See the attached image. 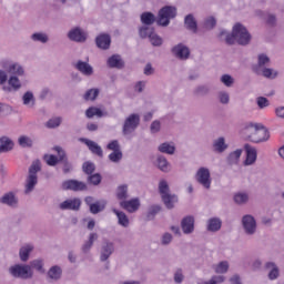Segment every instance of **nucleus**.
<instances>
[{
  "instance_id": "f257e3e1",
  "label": "nucleus",
  "mask_w": 284,
  "mask_h": 284,
  "mask_svg": "<svg viewBox=\"0 0 284 284\" xmlns=\"http://www.w3.org/2000/svg\"><path fill=\"white\" fill-rule=\"evenodd\" d=\"M243 135H245V139L253 142V143H261L265 142L270 138V132L268 130L262 125V124H253L250 123L247 124L243 130H242Z\"/></svg>"
},
{
  "instance_id": "f03ea898",
  "label": "nucleus",
  "mask_w": 284,
  "mask_h": 284,
  "mask_svg": "<svg viewBox=\"0 0 284 284\" xmlns=\"http://www.w3.org/2000/svg\"><path fill=\"white\" fill-rule=\"evenodd\" d=\"M250 41L251 34L241 23H236L233 27L232 33H229L225 39V42L229 45H233L235 42H237L240 45H247Z\"/></svg>"
},
{
  "instance_id": "7ed1b4c3",
  "label": "nucleus",
  "mask_w": 284,
  "mask_h": 284,
  "mask_svg": "<svg viewBox=\"0 0 284 284\" xmlns=\"http://www.w3.org/2000/svg\"><path fill=\"white\" fill-rule=\"evenodd\" d=\"M41 171V162L39 160L33 161L31 166L29 168V176L27 179L26 193L32 192L34 186L37 185V173Z\"/></svg>"
},
{
  "instance_id": "20e7f679",
  "label": "nucleus",
  "mask_w": 284,
  "mask_h": 284,
  "mask_svg": "<svg viewBox=\"0 0 284 284\" xmlns=\"http://www.w3.org/2000/svg\"><path fill=\"white\" fill-rule=\"evenodd\" d=\"M176 16V8L171 6H165L159 11L158 24L162 27H168L171 19Z\"/></svg>"
},
{
  "instance_id": "39448f33",
  "label": "nucleus",
  "mask_w": 284,
  "mask_h": 284,
  "mask_svg": "<svg viewBox=\"0 0 284 284\" xmlns=\"http://www.w3.org/2000/svg\"><path fill=\"white\" fill-rule=\"evenodd\" d=\"M159 191L162 196V201L164 202L165 206L171 210L173 209V203L178 201L175 195H170L169 193V184L165 180H161L159 183Z\"/></svg>"
},
{
  "instance_id": "423d86ee",
  "label": "nucleus",
  "mask_w": 284,
  "mask_h": 284,
  "mask_svg": "<svg viewBox=\"0 0 284 284\" xmlns=\"http://www.w3.org/2000/svg\"><path fill=\"white\" fill-rule=\"evenodd\" d=\"M139 34L142 39L149 38L153 47L162 45V39L154 32V28L141 27L139 30Z\"/></svg>"
},
{
  "instance_id": "0eeeda50",
  "label": "nucleus",
  "mask_w": 284,
  "mask_h": 284,
  "mask_svg": "<svg viewBox=\"0 0 284 284\" xmlns=\"http://www.w3.org/2000/svg\"><path fill=\"white\" fill-rule=\"evenodd\" d=\"M10 274L13 277L28 280L32 277V266H21V264H16L14 266L10 267Z\"/></svg>"
},
{
  "instance_id": "6e6552de",
  "label": "nucleus",
  "mask_w": 284,
  "mask_h": 284,
  "mask_svg": "<svg viewBox=\"0 0 284 284\" xmlns=\"http://www.w3.org/2000/svg\"><path fill=\"white\" fill-rule=\"evenodd\" d=\"M62 190L72 192H83L88 190V184L83 181L70 179L62 182Z\"/></svg>"
},
{
  "instance_id": "1a4fd4ad",
  "label": "nucleus",
  "mask_w": 284,
  "mask_h": 284,
  "mask_svg": "<svg viewBox=\"0 0 284 284\" xmlns=\"http://www.w3.org/2000/svg\"><path fill=\"white\" fill-rule=\"evenodd\" d=\"M54 151L58 152V156L54 154H44L43 160L49 166H55L59 161L65 160V151L61 146H54Z\"/></svg>"
},
{
  "instance_id": "9d476101",
  "label": "nucleus",
  "mask_w": 284,
  "mask_h": 284,
  "mask_svg": "<svg viewBox=\"0 0 284 284\" xmlns=\"http://www.w3.org/2000/svg\"><path fill=\"white\" fill-rule=\"evenodd\" d=\"M140 122V116L136 113H132L129 115V118L125 119L124 125H123V132L124 134H129L133 132Z\"/></svg>"
},
{
  "instance_id": "9b49d317",
  "label": "nucleus",
  "mask_w": 284,
  "mask_h": 284,
  "mask_svg": "<svg viewBox=\"0 0 284 284\" xmlns=\"http://www.w3.org/2000/svg\"><path fill=\"white\" fill-rule=\"evenodd\" d=\"M197 182L203 185L205 189H210L211 180H210V171L206 168H200L196 173Z\"/></svg>"
},
{
  "instance_id": "f8f14e48",
  "label": "nucleus",
  "mask_w": 284,
  "mask_h": 284,
  "mask_svg": "<svg viewBox=\"0 0 284 284\" xmlns=\"http://www.w3.org/2000/svg\"><path fill=\"white\" fill-rule=\"evenodd\" d=\"M60 209L63 211H79L81 209V200H79V197H73V200H64V202H61Z\"/></svg>"
},
{
  "instance_id": "ddd939ff",
  "label": "nucleus",
  "mask_w": 284,
  "mask_h": 284,
  "mask_svg": "<svg viewBox=\"0 0 284 284\" xmlns=\"http://www.w3.org/2000/svg\"><path fill=\"white\" fill-rule=\"evenodd\" d=\"M68 37L71 41L75 42H85V40L88 39V34L83 30H81V28L72 29L71 31H69Z\"/></svg>"
},
{
  "instance_id": "4468645a",
  "label": "nucleus",
  "mask_w": 284,
  "mask_h": 284,
  "mask_svg": "<svg viewBox=\"0 0 284 284\" xmlns=\"http://www.w3.org/2000/svg\"><path fill=\"white\" fill-rule=\"evenodd\" d=\"M95 43L99 49L108 50L112 43V39L108 33H101L95 38Z\"/></svg>"
},
{
  "instance_id": "2eb2a0df",
  "label": "nucleus",
  "mask_w": 284,
  "mask_h": 284,
  "mask_svg": "<svg viewBox=\"0 0 284 284\" xmlns=\"http://www.w3.org/2000/svg\"><path fill=\"white\" fill-rule=\"evenodd\" d=\"M172 52L174 55L181 60H186L190 55V50L187 47L179 43L178 45L173 47Z\"/></svg>"
},
{
  "instance_id": "dca6fc26",
  "label": "nucleus",
  "mask_w": 284,
  "mask_h": 284,
  "mask_svg": "<svg viewBox=\"0 0 284 284\" xmlns=\"http://www.w3.org/2000/svg\"><path fill=\"white\" fill-rule=\"evenodd\" d=\"M243 226L245 229V232L247 234H253L256 230V222L252 215H244L243 220Z\"/></svg>"
},
{
  "instance_id": "f3484780",
  "label": "nucleus",
  "mask_w": 284,
  "mask_h": 284,
  "mask_svg": "<svg viewBox=\"0 0 284 284\" xmlns=\"http://www.w3.org/2000/svg\"><path fill=\"white\" fill-rule=\"evenodd\" d=\"M82 142L85 143L91 153L98 155L99 158H103V149L101 145L97 144V142L88 139H82Z\"/></svg>"
},
{
  "instance_id": "a211bd4d",
  "label": "nucleus",
  "mask_w": 284,
  "mask_h": 284,
  "mask_svg": "<svg viewBox=\"0 0 284 284\" xmlns=\"http://www.w3.org/2000/svg\"><path fill=\"white\" fill-rule=\"evenodd\" d=\"M121 207H123L125 211L133 213L136 212L140 207V202L138 197H134L133 200L120 202Z\"/></svg>"
},
{
  "instance_id": "6ab92c4d",
  "label": "nucleus",
  "mask_w": 284,
  "mask_h": 284,
  "mask_svg": "<svg viewBox=\"0 0 284 284\" xmlns=\"http://www.w3.org/2000/svg\"><path fill=\"white\" fill-rule=\"evenodd\" d=\"M182 230L184 234H190L194 231V217L192 215H187L186 217H183L181 222Z\"/></svg>"
},
{
  "instance_id": "aec40b11",
  "label": "nucleus",
  "mask_w": 284,
  "mask_h": 284,
  "mask_svg": "<svg viewBox=\"0 0 284 284\" xmlns=\"http://www.w3.org/2000/svg\"><path fill=\"white\" fill-rule=\"evenodd\" d=\"M245 150H246L245 165H252L256 161L257 152L255 148L251 146L250 144H245Z\"/></svg>"
},
{
  "instance_id": "412c9836",
  "label": "nucleus",
  "mask_w": 284,
  "mask_h": 284,
  "mask_svg": "<svg viewBox=\"0 0 284 284\" xmlns=\"http://www.w3.org/2000/svg\"><path fill=\"white\" fill-rule=\"evenodd\" d=\"M108 67L122 69L124 67V62L122 61L119 54H113L108 59Z\"/></svg>"
},
{
  "instance_id": "4be33fe9",
  "label": "nucleus",
  "mask_w": 284,
  "mask_h": 284,
  "mask_svg": "<svg viewBox=\"0 0 284 284\" xmlns=\"http://www.w3.org/2000/svg\"><path fill=\"white\" fill-rule=\"evenodd\" d=\"M114 252V244L112 242H106L104 246H102L101 261L105 262L110 258V255Z\"/></svg>"
},
{
  "instance_id": "5701e85b",
  "label": "nucleus",
  "mask_w": 284,
  "mask_h": 284,
  "mask_svg": "<svg viewBox=\"0 0 284 284\" xmlns=\"http://www.w3.org/2000/svg\"><path fill=\"white\" fill-rule=\"evenodd\" d=\"M14 148V143L9 138L0 139V153L9 152Z\"/></svg>"
},
{
  "instance_id": "b1692460",
  "label": "nucleus",
  "mask_w": 284,
  "mask_h": 284,
  "mask_svg": "<svg viewBox=\"0 0 284 284\" xmlns=\"http://www.w3.org/2000/svg\"><path fill=\"white\" fill-rule=\"evenodd\" d=\"M75 68L78 71H80L84 75H92V72H93L92 65H90V63L88 62L78 61Z\"/></svg>"
},
{
  "instance_id": "393cba45",
  "label": "nucleus",
  "mask_w": 284,
  "mask_h": 284,
  "mask_svg": "<svg viewBox=\"0 0 284 284\" xmlns=\"http://www.w3.org/2000/svg\"><path fill=\"white\" fill-rule=\"evenodd\" d=\"M184 24H185L187 30H190L194 33L197 31V24H196V21L194 20V17L192 14H187L185 17Z\"/></svg>"
},
{
  "instance_id": "a878e982",
  "label": "nucleus",
  "mask_w": 284,
  "mask_h": 284,
  "mask_svg": "<svg viewBox=\"0 0 284 284\" xmlns=\"http://www.w3.org/2000/svg\"><path fill=\"white\" fill-rule=\"evenodd\" d=\"M1 203L7 204L9 206H14L18 204V200L14 195V193H6L3 197L0 200Z\"/></svg>"
},
{
  "instance_id": "bb28decb",
  "label": "nucleus",
  "mask_w": 284,
  "mask_h": 284,
  "mask_svg": "<svg viewBox=\"0 0 284 284\" xmlns=\"http://www.w3.org/2000/svg\"><path fill=\"white\" fill-rule=\"evenodd\" d=\"M113 213L118 217V223L123 227H128V225H129L128 215H125V213H123L122 211H116V209H113Z\"/></svg>"
},
{
  "instance_id": "cd10ccee",
  "label": "nucleus",
  "mask_w": 284,
  "mask_h": 284,
  "mask_svg": "<svg viewBox=\"0 0 284 284\" xmlns=\"http://www.w3.org/2000/svg\"><path fill=\"white\" fill-rule=\"evenodd\" d=\"M141 22L144 26H152L155 22V17L152 12H143L141 14Z\"/></svg>"
},
{
  "instance_id": "c85d7f7f",
  "label": "nucleus",
  "mask_w": 284,
  "mask_h": 284,
  "mask_svg": "<svg viewBox=\"0 0 284 284\" xmlns=\"http://www.w3.org/2000/svg\"><path fill=\"white\" fill-rule=\"evenodd\" d=\"M85 115L89 119H92L94 116L98 118H103V111H101L99 108L97 106H90L89 109H87L85 111Z\"/></svg>"
},
{
  "instance_id": "c756f323",
  "label": "nucleus",
  "mask_w": 284,
  "mask_h": 284,
  "mask_svg": "<svg viewBox=\"0 0 284 284\" xmlns=\"http://www.w3.org/2000/svg\"><path fill=\"white\" fill-rule=\"evenodd\" d=\"M222 222L217 217H212L209 220L207 230L211 232H216L221 229Z\"/></svg>"
},
{
  "instance_id": "7c9ffc66",
  "label": "nucleus",
  "mask_w": 284,
  "mask_h": 284,
  "mask_svg": "<svg viewBox=\"0 0 284 284\" xmlns=\"http://www.w3.org/2000/svg\"><path fill=\"white\" fill-rule=\"evenodd\" d=\"M32 248L33 247L30 244H27L20 248V258L22 262H27V260L30 257V252H32Z\"/></svg>"
},
{
  "instance_id": "2f4dec72",
  "label": "nucleus",
  "mask_w": 284,
  "mask_h": 284,
  "mask_svg": "<svg viewBox=\"0 0 284 284\" xmlns=\"http://www.w3.org/2000/svg\"><path fill=\"white\" fill-rule=\"evenodd\" d=\"M159 151L161 153H165V154H173L175 152V146L171 145L168 142H164V143L160 144Z\"/></svg>"
},
{
  "instance_id": "473e14b6",
  "label": "nucleus",
  "mask_w": 284,
  "mask_h": 284,
  "mask_svg": "<svg viewBox=\"0 0 284 284\" xmlns=\"http://www.w3.org/2000/svg\"><path fill=\"white\" fill-rule=\"evenodd\" d=\"M99 97V89H89L85 93H84V100L85 101H94L97 100V98Z\"/></svg>"
},
{
  "instance_id": "72a5a7b5",
  "label": "nucleus",
  "mask_w": 284,
  "mask_h": 284,
  "mask_svg": "<svg viewBox=\"0 0 284 284\" xmlns=\"http://www.w3.org/2000/svg\"><path fill=\"white\" fill-rule=\"evenodd\" d=\"M266 268H272V271L268 273L270 280H276L278 276V268L275 266V264H273V262H267Z\"/></svg>"
},
{
  "instance_id": "f704fd0d",
  "label": "nucleus",
  "mask_w": 284,
  "mask_h": 284,
  "mask_svg": "<svg viewBox=\"0 0 284 284\" xmlns=\"http://www.w3.org/2000/svg\"><path fill=\"white\" fill-rule=\"evenodd\" d=\"M51 280L61 278V268L59 266H52L48 273Z\"/></svg>"
},
{
  "instance_id": "c9c22d12",
  "label": "nucleus",
  "mask_w": 284,
  "mask_h": 284,
  "mask_svg": "<svg viewBox=\"0 0 284 284\" xmlns=\"http://www.w3.org/2000/svg\"><path fill=\"white\" fill-rule=\"evenodd\" d=\"M9 72H10L11 74L21 77V75L24 74V69H23V67H21L20 64H12V65H10V68H9Z\"/></svg>"
},
{
  "instance_id": "e433bc0d",
  "label": "nucleus",
  "mask_w": 284,
  "mask_h": 284,
  "mask_svg": "<svg viewBox=\"0 0 284 284\" xmlns=\"http://www.w3.org/2000/svg\"><path fill=\"white\" fill-rule=\"evenodd\" d=\"M158 168L162 172H168L169 171V163H168V160L164 156H159L158 158Z\"/></svg>"
},
{
  "instance_id": "4c0bfd02",
  "label": "nucleus",
  "mask_w": 284,
  "mask_h": 284,
  "mask_svg": "<svg viewBox=\"0 0 284 284\" xmlns=\"http://www.w3.org/2000/svg\"><path fill=\"white\" fill-rule=\"evenodd\" d=\"M98 239L97 233H91L89 241L84 244V246H82V251L85 253L88 251H90V248L92 247V245L94 244V240Z\"/></svg>"
},
{
  "instance_id": "58836bf2",
  "label": "nucleus",
  "mask_w": 284,
  "mask_h": 284,
  "mask_svg": "<svg viewBox=\"0 0 284 284\" xmlns=\"http://www.w3.org/2000/svg\"><path fill=\"white\" fill-rule=\"evenodd\" d=\"M227 145L225 144L224 138H219L214 143V149L217 152H223Z\"/></svg>"
},
{
  "instance_id": "ea45409f",
  "label": "nucleus",
  "mask_w": 284,
  "mask_h": 284,
  "mask_svg": "<svg viewBox=\"0 0 284 284\" xmlns=\"http://www.w3.org/2000/svg\"><path fill=\"white\" fill-rule=\"evenodd\" d=\"M19 145L22 148H31L32 146V139L27 135H21L19 138Z\"/></svg>"
},
{
  "instance_id": "a19ab883",
  "label": "nucleus",
  "mask_w": 284,
  "mask_h": 284,
  "mask_svg": "<svg viewBox=\"0 0 284 284\" xmlns=\"http://www.w3.org/2000/svg\"><path fill=\"white\" fill-rule=\"evenodd\" d=\"M122 159V152L121 150L113 151L109 154V160L113 163L120 162Z\"/></svg>"
},
{
  "instance_id": "79ce46f5",
  "label": "nucleus",
  "mask_w": 284,
  "mask_h": 284,
  "mask_svg": "<svg viewBox=\"0 0 284 284\" xmlns=\"http://www.w3.org/2000/svg\"><path fill=\"white\" fill-rule=\"evenodd\" d=\"M59 125H61V118H52L47 122V128L49 129H54V128H59Z\"/></svg>"
},
{
  "instance_id": "37998d69",
  "label": "nucleus",
  "mask_w": 284,
  "mask_h": 284,
  "mask_svg": "<svg viewBox=\"0 0 284 284\" xmlns=\"http://www.w3.org/2000/svg\"><path fill=\"white\" fill-rule=\"evenodd\" d=\"M9 85L13 89V90H19L21 88V82L20 79L18 77H11L9 79Z\"/></svg>"
},
{
  "instance_id": "c03bdc74",
  "label": "nucleus",
  "mask_w": 284,
  "mask_h": 284,
  "mask_svg": "<svg viewBox=\"0 0 284 284\" xmlns=\"http://www.w3.org/2000/svg\"><path fill=\"white\" fill-rule=\"evenodd\" d=\"M227 270H229L227 262H220V264H217V266H215V272L217 274H224L227 272Z\"/></svg>"
},
{
  "instance_id": "a18cd8bd",
  "label": "nucleus",
  "mask_w": 284,
  "mask_h": 284,
  "mask_svg": "<svg viewBox=\"0 0 284 284\" xmlns=\"http://www.w3.org/2000/svg\"><path fill=\"white\" fill-rule=\"evenodd\" d=\"M248 195H246V193H236V195H234V201L237 204H243L245 202H247Z\"/></svg>"
},
{
  "instance_id": "49530a36",
  "label": "nucleus",
  "mask_w": 284,
  "mask_h": 284,
  "mask_svg": "<svg viewBox=\"0 0 284 284\" xmlns=\"http://www.w3.org/2000/svg\"><path fill=\"white\" fill-rule=\"evenodd\" d=\"M82 169H83L84 173H87L88 175H91L92 173H94V163L84 162L82 165Z\"/></svg>"
},
{
  "instance_id": "de8ad7c7",
  "label": "nucleus",
  "mask_w": 284,
  "mask_h": 284,
  "mask_svg": "<svg viewBox=\"0 0 284 284\" xmlns=\"http://www.w3.org/2000/svg\"><path fill=\"white\" fill-rule=\"evenodd\" d=\"M32 40L41 43L48 42V36L45 33H33Z\"/></svg>"
},
{
  "instance_id": "09e8293b",
  "label": "nucleus",
  "mask_w": 284,
  "mask_h": 284,
  "mask_svg": "<svg viewBox=\"0 0 284 284\" xmlns=\"http://www.w3.org/2000/svg\"><path fill=\"white\" fill-rule=\"evenodd\" d=\"M126 193H128L126 185H120L118 189L116 196L119 200H124V199H126Z\"/></svg>"
},
{
  "instance_id": "8fccbe9b",
  "label": "nucleus",
  "mask_w": 284,
  "mask_h": 284,
  "mask_svg": "<svg viewBox=\"0 0 284 284\" xmlns=\"http://www.w3.org/2000/svg\"><path fill=\"white\" fill-rule=\"evenodd\" d=\"M32 268H36L38 272L43 273V261L42 260H33V262H31V266Z\"/></svg>"
},
{
  "instance_id": "3c124183",
  "label": "nucleus",
  "mask_w": 284,
  "mask_h": 284,
  "mask_svg": "<svg viewBox=\"0 0 284 284\" xmlns=\"http://www.w3.org/2000/svg\"><path fill=\"white\" fill-rule=\"evenodd\" d=\"M89 182L93 185H99L101 183V174L95 173L89 176Z\"/></svg>"
},
{
  "instance_id": "603ef678",
  "label": "nucleus",
  "mask_w": 284,
  "mask_h": 284,
  "mask_svg": "<svg viewBox=\"0 0 284 284\" xmlns=\"http://www.w3.org/2000/svg\"><path fill=\"white\" fill-rule=\"evenodd\" d=\"M103 209H105V206H101V204H98L97 202L95 204H91L90 212L92 214H99L101 211H103Z\"/></svg>"
},
{
  "instance_id": "864d4df0",
  "label": "nucleus",
  "mask_w": 284,
  "mask_h": 284,
  "mask_svg": "<svg viewBox=\"0 0 284 284\" xmlns=\"http://www.w3.org/2000/svg\"><path fill=\"white\" fill-rule=\"evenodd\" d=\"M106 148H108V150L113 151V152L120 151L118 140H112L111 142H109Z\"/></svg>"
},
{
  "instance_id": "5fc2aeb1",
  "label": "nucleus",
  "mask_w": 284,
  "mask_h": 284,
  "mask_svg": "<svg viewBox=\"0 0 284 284\" xmlns=\"http://www.w3.org/2000/svg\"><path fill=\"white\" fill-rule=\"evenodd\" d=\"M221 81L226 87H231L233 84V79L230 74H223L222 78H221Z\"/></svg>"
},
{
  "instance_id": "6e6d98bb",
  "label": "nucleus",
  "mask_w": 284,
  "mask_h": 284,
  "mask_svg": "<svg viewBox=\"0 0 284 284\" xmlns=\"http://www.w3.org/2000/svg\"><path fill=\"white\" fill-rule=\"evenodd\" d=\"M257 105L260 109H264L268 106V100L265 97L257 98Z\"/></svg>"
},
{
  "instance_id": "4d7b16f0",
  "label": "nucleus",
  "mask_w": 284,
  "mask_h": 284,
  "mask_svg": "<svg viewBox=\"0 0 284 284\" xmlns=\"http://www.w3.org/2000/svg\"><path fill=\"white\" fill-rule=\"evenodd\" d=\"M34 99V95L32 94V92L28 91L24 93L23 95V104L28 105L30 104V101H32Z\"/></svg>"
},
{
  "instance_id": "13d9d810",
  "label": "nucleus",
  "mask_w": 284,
  "mask_h": 284,
  "mask_svg": "<svg viewBox=\"0 0 284 284\" xmlns=\"http://www.w3.org/2000/svg\"><path fill=\"white\" fill-rule=\"evenodd\" d=\"M268 62H270V58L266 54H260L258 55V65L260 67H263Z\"/></svg>"
},
{
  "instance_id": "bf43d9fd",
  "label": "nucleus",
  "mask_w": 284,
  "mask_h": 284,
  "mask_svg": "<svg viewBox=\"0 0 284 284\" xmlns=\"http://www.w3.org/2000/svg\"><path fill=\"white\" fill-rule=\"evenodd\" d=\"M216 26V20L213 17H210L205 21V27L207 29H213Z\"/></svg>"
},
{
  "instance_id": "052dcab7",
  "label": "nucleus",
  "mask_w": 284,
  "mask_h": 284,
  "mask_svg": "<svg viewBox=\"0 0 284 284\" xmlns=\"http://www.w3.org/2000/svg\"><path fill=\"white\" fill-rule=\"evenodd\" d=\"M224 282L223 275H217L213 277L210 282H206L205 284H220Z\"/></svg>"
},
{
  "instance_id": "680f3d73",
  "label": "nucleus",
  "mask_w": 284,
  "mask_h": 284,
  "mask_svg": "<svg viewBox=\"0 0 284 284\" xmlns=\"http://www.w3.org/2000/svg\"><path fill=\"white\" fill-rule=\"evenodd\" d=\"M241 154H242V150H235V151H233V152L230 154L229 159H230L231 161H233V160L237 161V160L241 158Z\"/></svg>"
},
{
  "instance_id": "e2e57ef3",
  "label": "nucleus",
  "mask_w": 284,
  "mask_h": 284,
  "mask_svg": "<svg viewBox=\"0 0 284 284\" xmlns=\"http://www.w3.org/2000/svg\"><path fill=\"white\" fill-rule=\"evenodd\" d=\"M263 75L268 79H274L276 77V73L273 74V70L270 68H265L263 70Z\"/></svg>"
},
{
  "instance_id": "0e129e2a",
  "label": "nucleus",
  "mask_w": 284,
  "mask_h": 284,
  "mask_svg": "<svg viewBox=\"0 0 284 284\" xmlns=\"http://www.w3.org/2000/svg\"><path fill=\"white\" fill-rule=\"evenodd\" d=\"M160 128H161L160 121H153L151 123V132L152 133L159 132Z\"/></svg>"
},
{
  "instance_id": "69168bd1",
  "label": "nucleus",
  "mask_w": 284,
  "mask_h": 284,
  "mask_svg": "<svg viewBox=\"0 0 284 284\" xmlns=\"http://www.w3.org/2000/svg\"><path fill=\"white\" fill-rule=\"evenodd\" d=\"M230 101V97L227 93L225 92H221L220 93V102L223 103V104H227Z\"/></svg>"
},
{
  "instance_id": "338daca9",
  "label": "nucleus",
  "mask_w": 284,
  "mask_h": 284,
  "mask_svg": "<svg viewBox=\"0 0 284 284\" xmlns=\"http://www.w3.org/2000/svg\"><path fill=\"white\" fill-rule=\"evenodd\" d=\"M161 211V207L155 205V206H151L150 211H149V217L150 216H154L156 213H159Z\"/></svg>"
},
{
  "instance_id": "774afa93",
  "label": "nucleus",
  "mask_w": 284,
  "mask_h": 284,
  "mask_svg": "<svg viewBox=\"0 0 284 284\" xmlns=\"http://www.w3.org/2000/svg\"><path fill=\"white\" fill-rule=\"evenodd\" d=\"M174 281L176 283H181L183 281V275H182V271H176L175 275H174Z\"/></svg>"
}]
</instances>
